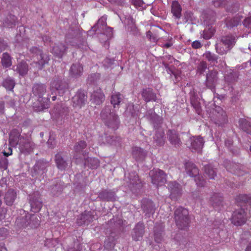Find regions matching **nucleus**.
<instances>
[{
    "instance_id": "c03bdc74",
    "label": "nucleus",
    "mask_w": 251,
    "mask_h": 251,
    "mask_svg": "<svg viewBox=\"0 0 251 251\" xmlns=\"http://www.w3.org/2000/svg\"><path fill=\"white\" fill-rule=\"evenodd\" d=\"M215 31V30L213 28L209 27L208 29H204L201 35L204 39L208 40L213 36Z\"/></svg>"
},
{
    "instance_id": "1a4fd4ad",
    "label": "nucleus",
    "mask_w": 251,
    "mask_h": 251,
    "mask_svg": "<svg viewBox=\"0 0 251 251\" xmlns=\"http://www.w3.org/2000/svg\"><path fill=\"white\" fill-rule=\"evenodd\" d=\"M150 176L151 178V182L158 186L163 185L166 181V175L164 171L160 169L153 170L150 171Z\"/></svg>"
},
{
    "instance_id": "4be33fe9",
    "label": "nucleus",
    "mask_w": 251,
    "mask_h": 251,
    "mask_svg": "<svg viewBox=\"0 0 251 251\" xmlns=\"http://www.w3.org/2000/svg\"><path fill=\"white\" fill-rule=\"evenodd\" d=\"M94 218L92 212L85 211L81 214L80 217L77 219V223L79 226L88 225L93 221Z\"/></svg>"
},
{
    "instance_id": "e433bc0d",
    "label": "nucleus",
    "mask_w": 251,
    "mask_h": 251,
    "mask_svg": "<svg viewBox=\"0 0 251 251\" xmlns=\"http://www.w3.org/2000/svg\"><path fill=\"white\" fill-rule=\"evenodd\" d=\"M223 199L219 193H214L210 199L211 204L214 207L220 206L222 204Z\"/></svg>"
},
{
    "instance_id": "6e6552de",
    "label": "nucleus",
    "mask_w": 251,
    "mask_h": 251,
    "mask_svg": "<svg viewBox=\"0 0 251 251\" xmlns=\"http://www.w3.org/2000/svg\"><path fill=\"white\" fill-rule=\"evenodd\" d=\"M68 89V84L63 81L60 78H55L50 82V90L51 95H53L55 91H58L60 96H63L65 92Z\"/></svg>"
},
{
    "instance_id": "ea45409f",
    "label": "nucleus",
    "mask_w": 251,
    "mask_h": 251,
    "mask_svg": "<svg viewBox=\"0 0 251 251\" xmlns=\"http://www.w3.org/2000/svg\"><path fill=\"white\" fill-rule=\"evenodd\" d=\"M122 101L121 95L119 93L113 94L111 97V103L114 108H119V105Z\"/></svg>"
},
{
    "instance_id": "bf43d9fd",
    "label": "nucleus",
    "mask_w": 251,
    "mask_h": 251,
    "mask_svg": "<svg viewBox=\"0 0 251 251\" xmlns=\"http://www.w3.org/2000/svg\"><path fill=\"white\" fill-rule=\"evenodd\" d=\"M133 178H129L130 179V183L132 184L133 185H136L138 184V182L139 181V177L137 176V175H135V174H133Z\"/></svg>"
},
{
    "instance_id": "774afa93",
    "label": "nucleus",
    "mask_w": 251,
    "mask_h": 251,
    "mask_svg": "<svg viewBox=\"0 0 251 251\" xmlns=\"http://www.w3.org/2000/svg\"><path fill=\"white\" fill-rule=\"evenodd\" d=\"M109 138H110V137H107L106 140H107V143L111 145H114L116 146L117 144H116L115 140H110V139H109Z\"/></svg>"
},
{
    "instance_id": "c9c22d12",
    "label": "nucleus",
    "mask_w": 251,
    "mask_h": 251,
    "mask_svg": "<svg viewBox=\"0 0 251 251\" xmlns=\"http://www.w3.org/2000/svg\"><path fill=\"white\" fill-rule=\"evenodd\" d=\"M84 165L92 169H95L100 165V161L96 158H88L85 160Z\"/></svg>"
},
{
    "instance_id": "0e129e2a",
    "label": "nucleus",
    "mask_w": 251,
    "mask_h": 251,
    "mask_svg": "<svg viewBox=\"0 0 251 251\" xmlns=\"http://www.w3.org/2000/svg\"><path fill=\"white\" fill-rule=\"evenodd\" d=\"M8 234V230L4 227L0 228V236L5 237Z\"/></svg>"
},
{
    "instance_id": "a19ab883",
    "label": "nucleus",
    "mask_w": 251,
    "mask_h": 251,
    "mask_svg": "<svg viewBox=\"0 0 251 251\" xmlns=\"http://www.w3.org/2000/svg\"><path fill=\"white\" fill-rule=\"evenodd\" d=\"M239 124L241 128L247 133L251 134V125L246 120L241 119L239 120Z\"/></svg>"
},
{
    "instance_id": "09e8293b",
    "label": "nucleus",
    "mask_w": 251,
    "mask_h": 251,
    "mask_svg": "<svg viewBox=\"0 0 251 251\" xmlns=\"http://www.w3.org/2000/svg\"><path fill=\"white\" fill-rule=\"evenodd\" d=\"M214 122L216 124L221 125L226 123L227 121V116L225 112L222 111L221 117L219 119H214Z\"/></svg>"
},
{
    "instance_id": "c756f323",
    "label": "nucleus",
    "mask_w": 251,
    "mask_h": 251,
    "mask_svg": "<svg viewBox=\"0 0 251 251\" xmlns=\"http://www.w3.org/2000/svg\"><path fill=\"white\" fill-rule=\"evenodd\" d=\"M83 68L80 63L73 64L70 70V74L74 77L80 76L83 73Z\"/></svg>"
},
{
    "instance_id": "a18cd8bd",
    "label": "nucleus",
    "mask_w": 251,
    "mask_h": 251,
    "mask_svg": "<svg viewBox=\"0 0 251 251\" xmlns=\"http://www.w3.org/2000/svg\"><path fill=\"white\" fill-rule=\"evenodd\" d=\"M15 85L14 80L10 78L5 79L3 82V86L8 90H12Z\"/></svg>"
},
{
    "instance_id": "5fc2aeb1",
    "label": "nucleus",
    "mask_w": 251,
    "mask_h": 251,
    "mask_svg": "<svg viewBox=\"0 0 251 251\" xmlns=\"http://www.w3.org/2000/svg\"><path fill=\"white\" fill-rule=\"evenodd\" d=\"M100 77V75L99 73H94L90 75L88 77V79L92 82L99 80Z\"/></svg>"
},
{
    "instance_id": "3c124183",
    "label": "nucleus",
    "mask_w": 251,
    "mask_h": 251,
    "mask_svg": "<svg viewBox=\"0 0 251 251\" xmlns=\"http://www.w3.org/2000/svg\"><path fill=\"white\" fill-rule=\"evenodd\" d=\"M8 160L4 157L0 159V168L6 170L8 168Z\"/></svg>"
},
{
    "instance_id": "2eb2a0df",
    "label": "nucleus",
    "mask_w": 251,
    "mask_h": 251,
    "mask_svg": "<svg viewBox=\"0 0 251 251\" xmlns=\"http://www.w3.org/2000/svg\"><path fill=\"white\" fill-rule=\"evenodd\" d=\"M55 162L57 168L61 171L65 170L72 164L71 161L67 160L63 157L62 152H58L55 154Z\"/></svg>"
},
{
    "instance_id": "f03ea898",
    "label": "nucleus",
    "mask_w": 251,
    "mask_h": 251,
    "mask_svg": "<svg viewBox=\"0 0 251 251\" xmlns=\"http://www.w3.org/2000/svg\"><path fill=\"white\" fill-rule=\"evenodd\" d=\"M101 119L105 125L114 130L118 129L120 122L118 116L114 112H111L109 106H105L100 113Z\"/></svg>"
},
{
    "instance_id": "dca6fc26",
    "label": "nucleus",
    "mask_w": 251,
    "mask_h": 251,
    "mask_svg": "<svg viewBox=\"0 0 251 251\" xmlns=\"http://www.w3.org/2000/svg\"><path fill=\"white\" fill-rule=\"evenodd\" d=\"M167 137L170 143L176 148H179L181 145V141L177 132L174 129H169L167 133Z\"/></svg>"
},
{
    "instance_id": "b1692460",
    "label": "nucleus",
    "mask_w": 251,
    "mask_h": 251,
    "mask_svg": "<svg viewBox=\"0 0 251 251\" xmlns=\"http://www.w3.org/2000/svg\"><path fill=\"white\" fill-rule=\"evenodd\" d=\"M98 198L102 201H113L116 200L115 193L110 190H103L99 194Z\"/></svg>"
},
{
    "instance_id": "5701e85b",
    "label": "nucleus",
    "mask_w": 251,
    "mask_h": 251,
    "mask_svg": "<svg viewBox=\"0 0 251 251\" xmlns=\"http://www.w3.org/2000/svg\"><path fill=\"white\" fill-rule=\"evenodd\" d=\"M165 225L162 223L156 224L154 228V240L158 243L163 241V234L164 232Z\"/></svg>"
},
{
    "instance_id": "9d476101",
    "label": "nucleus",
    "mask_w": 251,
    "mask_h": 251,
    "mask_svg": "<svg viewBox=\"0 0 251 251\" xmlns=\"http://www.w3.org/2000/svg\"><path fill=\"white\" fill-rule=\"evenodd\" d=\"M87 96L81 91L78 90L72 98L73 106L76 108L80 109L84 106L87 101Z\"/></svg>"
},
{
    "instance_id": "f257e3e1",
    "label": "nucleus",
    "mask_w": 251,
    "mask_h": 251,
    "mask_svg": "<svg viewBox=\"0 0 251 251\" xmlns=\"http://www.w3.org/2000/svg\"><path fill=\"white\" fill-rule=\"evenodd\" d=\"M32 92L35 96L38 97V101L39 102V105L37 107V110L42 111L49 107L50 99L48 97H42V96L46 92V86L45 84H35L32 88Z\"/></svg>"
},
{
    "instance_id": "6e6d98bb",
    "label": "nucleus",
    "mask_w": 251,
    "mask_h": 251,
    "mask_svg": "<svg viewBox=\"0 0 251 251\" xmlns=\"http://www.w3.org/2000/svg\"><path fill=\"white\" fill-rule=\"evenodd\" d=\"M47 144L49 148L53 149L55 146V141L53 137L50 136L48 140Z\"/></svg>"
},
{
    "instance_id": "8fccbe9b",
    "label": "nucleus",
    "mask_w": 251,
    "mask_h": 251,
    "mask_svg": "<svg viewBox=\"0 0 251 251\" xmlns=\"http://www.w3.org/2000/svg\"><path fill=\"white\" fill-rule=\"evenodd\" d=\"M207 69V63L204 61H201L197 67V72L200 74H203Z\"/></svg>"
},
{
    "instance_id": "f3484780",
    "label": "nucleus",
    "mask_w": 251,
    "mask_h": 251,
    "mask_svg": "<svg viewBox=\"0 0 251 251\" xmlns=\"http://www.w3.org/2000/svg\"><path fill=\"white\" fill-rule=\"evenodd\" d=\"M190 148L193 151L199 152L201 151L204 145L203 139L200 137H193L190 139Z\"/></svg>"
},
{
    "instance_id": "20e7f679",
    "label": "nucleus",
    "mask_w": 251,
    "mask_h": 251,
    "mask_svg": "<svg viewBox=\"0 0 251 251\" xmlns=\"http://www.w3.org/2000/svg\"><path fill=\"white\" fill-rule=\"evenodd\" d=\"M188 211L183 207H179L175 211V219L177 226L180 229H186L189 225Z\"/></svg>"
},
{
    "instance_id": "2f4dec72",
    "label": "nucleus",
    "mask_w": 251,
    "mask_h": 251,
    "mask_svg": "<svg viewBox=\"0 0 251 251\" xmlns=\"http://www.w3.org/2000/svg\"><path fill=\"white\" fill-rule=\"evenodd\" d=\"M155 145L159 147L164 146L165 140L164 138V133L162 129H158L154 138Z\"/></svg>"
},
{
    "instance_id": "13d9d810",
    "label": "nucleus",
    "mask_w": 251,
    "mask_h": 251,
    "mask_svg": "<svg viewBox=\"0 0 251 251\" xmlns=\"http://www.w3.org/2000/svg\"><path fill=\"white\" fill-rule=\"evenodd\" d=\"M243 23L246 27L251 28V17L246 18Z\"/></svg>"
},
{
    "instance_id": "ddd939ff",
    "label": "nucleus",
    "mask_w": 251,
    "mask_h": 251,
    "mask_svg": "<svg viewBox=\"0 0 251 251\" xmlns=\"http://www.w3.org/2000/svg\"><path fill=\"white\" fill-rule=\"evenodd\" d=\"M218 79V72L215 70L209 71L206 74L205 81L206 87L211 90L215 89Z\"/></svg>"
},
{
    "instance_id": "6ab92c4d",
    "label": "nucleus",
    "mask_w": 251,
    "mask_h": 251,
    "mask_svg": "<svg viewBox=\"0 0 251 251\" xmlns=\"http://www.w3.org/2000/svg\"><path fill=\"white\" fill-rule=\"evenodd\" d=\"M145 226L143 222H139L136 224L133 231L132 233L133 240L135 241H139L142 239L144 234Z\"/></svg>"
},
{
    "instance_id": "58836bf2",
    "label": "nucleus",
    "mask_w": 251,
    "mask_h": 251,
    "mask_svg": "<svg viewBox=\"0 0 251 251\" xmlns=\"http://www.w3.org/2000/svg\"><path fill=\"white\" fill-rule=\"evenodd\" d=\"M17 20V18L15 16L10 14L4 21V25L8 28H11L16 25Z\"/></svg>"
},
{
    "instance_id": "864d4df0",
    "label": "nucleus",
    "mask_w": 251,
    "mask_h": 251,
    "mask_svg": "<svg viewBox=\"0 0 251 251\" xmlns=\"http://www.w3.org/2000/svg\"><path fill=\"white\" fill-rule=\"evenodd\" d=\"M147 37L150 40V41L153 42H156L158 40V36L153 33L151 31H148L147 32Z\"/></svg>"
},
{
    "instance_id": "f8f14e48",
    "label": "nucleus",
    "mask_w": 251,
    "mask_h": 251,
    "mask_svg": "<svg viewBox=\"0 0 251 251\" xmlns=\"http://www.w3.org/2000/svg\"><path fill=\"white\" fill-rule=\"evenodd\" d=\"M247 220V217L245 210L241 208L235 211L231 219L232 223L237 226H241L245 224Z\"/></svg>"
},
{
    "instance_id": "79ce46f5",
    "label": "nucleus",
    "mask_w": 251,
    "mask_h": 251,
    "mask_svg": "<svg viewBox=\"0 0 251 251\" xmlns=\"http://www.w3.org/2000/svg\"><path fill=\"white\" fill-rule=\"evenodd\" d=\"M236 201L239 204H240V203H244L251 205V197L247 195H239L236 198Z\"/></svg>"
},
{
    "instance_id": "052dcab7",
    "label": "nucleus",
    "mask_w": 251,
    "mask_h": 251,
    "mask_svg": "<svg viewBox=\"0 0 251 251\" xmlns=\"http://www.w3.org/2000/svg\"><path fill=\"white\" fill-rule=\"evenodd\" d=\"M202 45L201 43L198 40L194 41L192 44V47L195 49H200Z\"/></svg>"
},
{
    "instance_id": "39448f33",
    "label": "nucleus",
    "mask_w": 251,
    "mask_h": 251,
    "mask_svg": "<svg viewBox=\"0 0 251 251\" xmlns=\"http://www.w3.org/2000/svg\"><path fill=\"white\" fill-rule=\"evenodd\" d=\"M235 42V38L234 36L232 35L224 36L221 39V42L217 45L216 51L221 55L226 54L233 48Z\"/></svg>"
},
{
    "instance_id": "338daca9",
    "label": "nucleus",
    "mask_w": 251,
    "mask_h": 251,
    "mask_svg": "<svg viewBox=\"0 0 251 251\" xmlns=\"http://www.w3.org/2000/svg\"><path fill=\"white\" fill-rule=\"evenodd\" d=\"M110 2L117 3L118 5H122L123 1L119 0H108Z\"/></svg>"
},
{
    "instance_id": "37998d69",
    "label": "nucleus",
    "mask_w": 251,
    "mask_h": 251,
    "mask_svg": "<svg viewBox=\"0 0 251 251\" xmlns=\"http://www.w3.org/2000/svg\"><path fill=\"white\" fill-rule=\"evenodd\" d=\"M203 57L206 59L209 62L217 63L218 56L210 52L209 51H206L203 55Z\"/></svg>"
},
{
    "instance_id": "de8ad7c7",
    "label": "nucleus",
    "mask_w": 251,
    "mask_h": 251,
    "mask_svg": "<svg viewBox=\"0 0 251 251\" xmlns=\"http://www.w3.org/2000/svg\"><path fill=\"white\" fill-rule=\"evenodd\" d=\"M30 221L28 223L29 226L31 228H34L37 227L39 225V221L37 218V217L34 215H32L30 216Z\"/></svg>"
},
{
    "instance_id": "7c9ffc66",
    "label": "nucleus",
    "mask_w": 251,
    "mask_h": 251,
    "mask_svg": "<svg viewBox=\"0 0 251 251\" xmlns=\"http://www.w3.org/2000/svg\"><path fill=\"white\" fill-rule=\"evenodd\" d=\"M23 138L21 136V132L18 129H13L9 134V142L11 144L17 145L20 139Z\"/></svg>"
},
{
    "instance_id": "680f3d73",
    "label": "nucleus",
    "mask_w": 251,
    "mask_h": 251,
    "mask_svg": "<svg viewBox=\"0 0 251 251\" xmlns=\"http://www.w3.org/2000/svg\"><path fill=\"white\" fill-rule=\"evenodd\" d=\"M210 238L212 239V243L213 244H217L220 242V237L218 233L216 234L215 237L212 238L210 236Z\"/></svg>"
},
{
    "instance_id": "473e14b6",
    "label": "nucleus",
    "mask_w": 251,
    "mask_h": 251,
    "mask_svg": "<svg viewBox=\"0 0 251 251\" xmlns=\"http://www.w3.org/2000/svg\"><path fill=\"white\" fill-rule=\"evenodd\" d=\"M66 50L65 46L62 43L55 45L52 49V53L56 56L61 57Z\"/></svg>"
},
{
    "instance_id": "7ed1b4c3",
    "label": "nucleus",
    "mask_w": 251,
    "mask_h": 251,
    "mask_svg": "<svg viewBox=\"0 0 251 251\" xmlns=\"http://www.w3.org/2000/svg\"><path fill=\"white\" fill-rule=\"evenodd\" d=\"M30 51L33 54V62L39 70L42 69L48 63L50 60L49 56L44 53L39 48L33 47L30 48Z\"/></svg>"
},
{
    "instance_id": "4468645a",
    "label": "nucleus",
    "mask_w": 251,
    "mask_h": 251,
    "mask_svg": "<svg viewBox=\"0 0 251 251\" xmlns=\"http://www.w3.org/2000/svg\"><path fill=\"white\" fill-rule=\"evenodd\" d=\"M212 1L215 7H225L226 11L228 12L234 13L239 9V5L238 3H235L231 6H228L227 5V3L228 2L227 0H213Z\"/></svg>"
},
{
    "instance_id": "49530a36",
    "label": "nucleus",
    "mask_w": 251,
    "mask_h": 251,
    "mask_svg": "<svg viewBox=\"0 0 251 251\" xmlns=\"http://www.w3.org/2000/svg\"><path fill=\"white\" fill-rule=\"evenodd\" d=\"M205 173L209 179H214L216 176V173L214 169L210 165L205 166Z\"/></svg>"
},
{
    "instance_id": "69168bd1",
    "label": "nucleus",
    "mask_w": 251,
    "mask_h": 251,
    "mask_svg": "<svg viewBox=\"0 0 251 251\" xmlns=\"http://www.w3.org/2000/svg\"><path fill=\"white\" fill-rule=\"evenodd\" d=\"M3 153L4 155L5 156H6V157H7V156H9V155H11V154H12V149H11V148H10V147H9V148H8V151H7V152H6V151H3Z\"/></svg>"
},
{
    "instance_id": "4d7b16f0",
    "label": "nucleus",
    "mask_w": 251,
    "mask_h": 251,
    "mask_svg": "<svg viewBox=\"0 0 251 251\" xmlns=\"http://www.w3.org/2000/svg\"><path fill=\"white\" fill-rule=\"evenodd\" d=\"M131 3L136 8L142 7L144 4L142 0H131Z\"/></svg>"
},
{
    "instance_id": "0eeeda50",
    "label": "nucleus",
    "mask_w": 251,
    "mask_h": 251,
    "mask_svg": "<svg viewBox=\"0 0 251 251\" xmlns=\"http://www.w3.org/2000/svg\"><path fill=\"white\" fill-rule=\"evenodd\" d=\"M185 170L187 173L191 176L195 177V180L197 185L200 187L204 186L205 181L199 176V170L196 166L191 162H187L185 164Z\"/></svg>"
},
{
    "instance_id": "aec40b11",
    "label": "nucleus",
    "mask_w": 251,
    "mask_h": 251,
    "mask_svg": "<svg viewBox=\"0 0 251 251\" xmlns=\"http://www.w3.org/2000/svg\"><path fill=\"white\" fill-rule=\"evenodd\" d=\"M105 100V96L100 88L95 90L91 96V100L97 105L102 103Z\"/></svg>"
},
{
    "instance_id": "f704fd0d",
    "label": "nucleus",
    "mask_w": 251,
    "mask_h": 251,
    "mask_svg": "<svg viewBox=\"0 0 251 251\" xmlns=\"http://www.w3.org/2000/svg\"><path fill=\"white\" fill-rule=\"evenodd\" d=\"M2 66L5 68L10 67L12 65V57L7 52H4L2 54L1 58Z\"/></svg>"
},
{
    "instance_id": "e2e57ef3",
    "label": "nucleus",
    "mask_w": 251,
    "mask_h": 251,
    "mask_svg": "<svg viewBox=\"0 0 251 251\" xmlns=\"http://www.w3.org/2000/svg\"><path fill=\"white\" fill-rule=\"evenodd\" d=\"M99 25L104 26L106 25V18L104 17H101L98 21L96 25L98 27Z\"/></svg>"
},
{
    "instance_id": "393cba45",
    "label": "nucleus",
    "mask_w": 251,
    "mask_h": 251,
    "mask_svg": "<svg viewBox=\"0 0 251 251\" xmlns=\"http://www.w3.org/2000/svg\"><path fill=\"white\" fill-rule=\"evenodd\" d=\"M17 198L16 192L12 189H10L5 193L4 201L8 206H11Z\"/></svg>"
},
{
    "instance_id": "bb28decb",
    "label": "nucleus",
    "mask_w": 251,
    "mask_h": 251,
    "mask_svg": "<svg viewBox=\"0 0 251 251\" xmlns=\"http://www.w3.org/2000/svg\"><path fill=\"white\" fill-rule=\"evenodd\" d=\"M87 146L86 142L84 141H80L75 143L74 147V151L76 154H82L85 156L88 154V151H83Z\"/></svg>"
},
{
    "instance_id": "9b49d317",
    "label": "nucleus",
    "mask_w": 251,
    "mask_h": 251,
    "mask_svg": "<svg viewBox=\"0 0 251 251\" xmlns=\"http://www.w3.org/2000/svg\"><path fill=\"white\" fill-rule=\"evenodd\" d=\"M29 203L33 212L36 213L40 210L43 206V202L38 193L34 192L29 196Z\"/></svg>"
},
{
    "instance_id": "603ef678",
    "label": "nucleus",
    "mask_w": 251,
    "mask_h": 251,
    "mask_svg": "<svg viewBox=\"0 0 251 251\" xmlns=\"http://www.w3.org/2000/svg\"><path fill=\"white\" fill-rule=\"evenodd\" d=\"M191 104L193 107L194 108V109H195L197 113L200 115L201 112V109L200 103L197 101H193L191 102Z\"/></svg>"
},
{
    "instance_id": "72a5a7b5",
    "label": "nucleus",
    "mask_w": 251,
    "mask_h": 251,
    "mask_svg": "<svg viewBox=\"0 0 251 251\" xmlns=\"http://www.w3.org/2000/svg\"><path fill=\"white\" fill-rule=\"evenodd\" d=\"M15 70L20 75H25L28 72V65L25 62L22 61L17 65Z\"/></svg>"
},
{
    "instance_id": "412c9836",
    "label": "nucleus",
    "mask_w": 251,
    "mask_h": 251,
    "mask_svg": "<svg viewBox=\"0 0 251 251\" xmlns=\"http://www.w3.org/2000/svg\"><path fill=\"white\" fill-rule=\"evenodd\" d=\"M18 145H19V150L23 153L29 152L33 149L32 147V143L26 138H21Z\"/></svg>"
},
{
    "instance_id": "a878e982",
    "label": "nucleus",
    "mask_w": 251,
    "mask_h": 251,
    "mask_svg": "<svg viewBox=\"0 0 251 251\" xmlns=\"http://www.w3.org/2000/svg\"><path fill=\"white\" fill-rule=\"evenodd\" d=\"M142 96L146 102L155 101L156 100V94L153 92L151 88H148L144 89L142 91Z\"/></svg>"
},
{
    "instance_id": "cd10ccee",
    "label": "nucleus",
    "mask_w": 251,
    "mask_h": 251,
    "mask_svg": "<svg viewBox=\"0 0 251 251\" xmlns=\"http://www.w3.org/2000/svg\"><path fill=\"white\" fill-rule=\"evenodd\" d=\"M182 7L178 1L174 0L171 4V13L177 19H179L182 16Z\"/></svg>"
},
{
    "instance_id": "423d86ee",
    "label": "nucleus",
    "mask_w": 251,
    "mask_h": 251,
    "mask_svg": "<svg viewBox=\"0 0 251 251\" xmlns=\"http://www.w3.org/2000/svg\"><path fill=\"white\" fill-rule=\"evenodd\" d=\"M69 113V110L68 107L57 105L53 108L51 111V118L56 123L61 124L65 119L68 118Z\"/></svg>"
},
{
    "instance_id": "c85d7f7f",
    "label": "nucleus",
    "mask_w": 251,
    "mask_h": 251,
    "mask_svg": "<svg viewBox=\"0 0 251 251\" xmlns=\"http://www.w3.org/2000/svg\"><path fill=\"white\" fill-rule=\"evenodd\" d=\"M147 151L139 147H134L132 150V155L136 160H141L145 158Z\"/></svg>"
},
{
    "instance_id": "a211bd4d",
    "label": "nucleus",
    "mask_w": 251,
    "mask_h": 251,
    "mask_svg": "<svg viewBox=\"0 0 251 251\" xmlns=\"http://www.w3.org/2000/svg\"><path fill=\"white\" fill-rule=\"evenodd\" d=\"M169 190L170 191V197L172 199L176 200L181 195V188L179 184L176 181L170 182L168 184Z\"/></svg>"
},
{
    "instance_id": "4c0bfd02",
    "label": "nucleus",
    "mask_w": 251,
    "mask_h": 251,
    "mask_svg": "<svg viewBox=\"0 0 251 251\" xmlns=\"http://www.w3.org/2000/svg\"><path fill=\"white\" fill-rule=\"evenodd\" d=\"M240 21L239 16H236L233 18H227L225 20V23L228 28H232L237 26L240 23Z\"/></svg>"
}]
</instances>
